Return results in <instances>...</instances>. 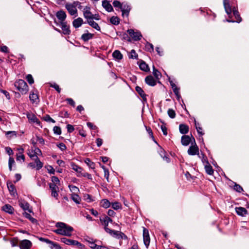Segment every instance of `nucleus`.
Segmentation results:
<instances>
[{"instance_id": "15", "label": "nucleus", "mask_w": 249, "mask_h": 249, "mask_svg": "<svg viewBox=\"0 0 249 249\" xmlns=\"http://www.w3.org/2000/svg\"><path fill=\"white\" fill-rule=\"evenodd\" d=\"M29 99L33 104L36 105L38 104L39 102L38 95L34 92L30 94Z\"/></svg>"}, {"instance_id": "20", "label": "nucleus", "mask_w": 249, "mask_h": 249, "mask_svg": "<svg viewBox=\"0 0 249 249\" xmlns=\"http://www.w3.org/2000/svg\"><path fill=\"white\" fill-rule=\"evenodd\" d=\"M83 23V19L81 18H77L74 19L73 21L72 25L74 28H77L80 27L82 25Z\"/></svg>"}, {"instance_id": "4", "label": "nucleus", "mask_w": 249, "mask_h": 249, "mask_svg": "<svg viewBox=\"0 0 249 249\" xmlns=\"http://www.w3.org/2000/svg\"><path fill=\"white\" fill-rule=\"evenodd\" d=\"M15 86L22 94H25L28 91V86L23 80L17 81L15 83Z\"/></svg>"}, {"instance_id": "63", "label": "nucleus", "mask_w": 249, "mask_h": 249, "mask_svg": "<svg viewBox=\"0 0 249 249\" xmlns=\"http://www.w3.org/2000/svg\"><path fill=\"white\" fill-rule=\"evenodd\" d=\"M0 91L6 97L7 99H10V94L8 92H7L6 90H3V89H0Z\"/></svg>"}, {"instance_id": "47", "label": "nucleus", "mask_w": 249, "mask_h": 249, "mask_svg": "<svg viewBox=\"0 0 249 249\" xmlns=\"http://www.w3.org/2000/svg\"><path fill=\"white\" fill-rule=\"evenodd\" d=\"M102 168L104 171V177L107 179V181H108L109 171L104 166H102Z\"/></svg>"}, {"instance_id": "62", "label": "nucleus", "mask_w": 249, "mask_h": 249, "mask_svg": "<svg viewBox=\"0 0 249 249\" xmlns=\"http://www.w3.org/2000/svg\"><path fill=\"white\" fill-rule=\"evenodd\" d=\"M50 86L55 89L59 93L60 92L61 89L57 84L53 83V84H51Z\"/></svg>"}, {"instance_id": "14", "label": "nucleus", "mask_w": 249, "mask_h": 249, "mask_svg": "<svg viewBox=\"0 0 249 249\" xmlns=\"http://www.w3.org/2000/svg\"><path fill=\"white\" fill-rule=\"evenodd\" d=\"M145 82L150 86H154L156 85V80L151 75L146 76L145 78Z\"/></svg>"}, {"instance_id": "11", "label": "nucleus", "mask_w": 249, "mask_h": 249, "mask_svg": "<svg viewBox=\"0 0 249 249\" xmlns=\"http://www.w3.org/2000/svg\"><path fill=\"white\" fill-rule=\"evenodd\" d=\"M71 168L77 172V176L81 177V174L83 172V169L73 162L71 163Z\"/></svg>"}, {"instance_id": "53", "label": "nucleus", "mask_w": 249, "mask_h": 249, "mask_svg": "<svg viewBox=\"0 0 249 249\" xmlns=\"http://www.w3.org/2000/svg\"><path fill=\"white\" fill-rule=\"evenodd\" d=\"M53 132L57 135H60L61 134V130L60 127L55 126L53 129Z\"/></svg>"}, {"instance_id": "35", "label": "nucleus", "mask_w": 249, "mask_h": 249, "mask_svg": "<svg viewBox=\"0 0 249 249\" xmlns=\"http://www.w3.org/2000/svg\"><path fill=\"white\" fill-rule=\"evenodd\" d=\"M71 198L76 203L79 204L80 203V197L77 194H72Z\"/></svg>"}, {"instance_id": "56", "label": "nucleus", "mask_w": 249, "mask_h": 249, "mask_svg": "<svg viewBox=\"0 0 249 249\" xmlns=\"http://www.w3.org/2000/svg\"><path fill=\"white\" fill-rule=\"evenodd\" d=\"M84 198L88 202H90L94 200V199L92 198L91 196L89 195H85Z\"/></svg>"}, {"instance_id": "51", "label": "nucleus", "mask_w": 249, "mask_h": 249, "mask_svg": "<svg viewBox=\"0 0 249 249\" xmlns=\"http://www.w3.org/2000/svg\"><path fill=\"white\" fill-rule=\"evenodd\" d=\"M52 181L53 184H56V185H60V181L58 178L55 176H53L52 177Z\"/></svg>"}, {"instance_id": "22", "label": "nucleus", "mask_w": 249, "mask_h": 249, "mask_svg": "<svg viewBox=\"0 0 249 249\" xmlns=\"http://www.w3.org/2000/svg\"><path fill=\"white\" fill-rule=\"evenodd\" d=\"M2 210L9 213H13L14 208L12 206L9 204H5L2 207Z\"/></svg>"}, {"instance_id": "8", "label": "nucleus", "mask_w": 249, "mask_h": 249, "mask_svg": "<svg viewBox=\"0 0 249 249\" xmlns=\"http://www.w3.org/2000/svg\"><path fill=\"white\" fill-rule=\"evenodd\" d=\"M143 239L144 244L148 248L150 244V237L148 230L144 227H143Z\"/></svg>"}, {"instance_id": "44", "label": "nucleus", "mask_w": 249, "mask_h": 249, "mask_svg": "<svg viewBox=\"0 0 249 249\" xmlns=\"http://www.w3.org/2000/svg\"><path fill=\"white\" fill-rule=\"evenodd\" d=\"M112 208L114 210H118L121 208V204L117 202L112 203L111 204Z\"/></svg>"}, {"instance_id": "55", "label": "nucleus", "mask_w": 249, "mask_h": 249, "mask_svg": "<svg viewBox=\"0 0 249 249\" xmlns=\"http://www.w3.org/2000/svg\"><path fill=\"white\" fill-rule=\"evenodd\" d=\"M26 79L30 84H32L34 82V79L31 74H28L26 76Z\"/></svg>"}, {"instance_id": "42", "label": "nucleus", "mask_w": 249, "mask_h": 249, "mask_svg": "<svg viewBox=\"0 0 249 249\" xmlns=\"http://www.w3.org/2000/svg\"><path fill=\"white\" fill-rule=\"evenodd\" d=\"M69 187L71 191L73 193L72 194H77L79 192V188L75 186L69 185Z\"/></svg>"}, {"instance_id": "34", "label": "nucleus", "mask_w": 249, "mask_h": 249, "mask_svg": "<svg viewBox=\"0 0 249 249\" xmlns=\"http://www.w3.org/2000/svg\"><path fill=\"white\" fill-rule=\"evenodd\" d=\"M207 164L208 165H206L205 166V171L208 174L212 175L213 173V169L212 167L210 165H209L208 162Z\"/></svg>"}, {"instance_id": "37", "label": "nucleus", "mask_w": 249, "mask_h": 249, "mask_svg": "<svg viewBox=\"0 0 249 249\" xmlns=\"http://www.w3.org/2000/svg\"><path fill=\"white\" fill-rule=\"evenodd\" d=\"M85 163L91 169L95 168V163L91 161L89 158H87L85 160Z\"/></svg>"}, {"instance_id": "7", "label": "nucleus", "mask_w": 249, "mask_h": 249, "mask_svg": "<svg viewBox=\"0 0 249 249\" xmlns=\"http://www.w3.org/2000/svg\"><path fill=\"white\" fill-rule=\"evenodd\" d=\"M83 15L87 21L93 19V14L90 12V8L89 6H87L84 8Z\"/></svg>"}, {"instance_id": "27", "label": "nucleus", "mask_w": 249, "mask_h": 249, "mask_svg": "<svg viewBox=\"0 0 249 249\" xmlns=\"http://www.w3.org/2000/svg\"><path fill=\"white\" fill-rule=\"evenodd\" d=\"M19 206L24 210H27L29 213H31L32 211L29 209V204L25 201H19Z\"/></svg>"}, {"instance_id": "6", "label": "nucleus", "mask_w": 249, "mask_h": 249, "mask_svg": "<svg viewBox=\"0 0 249 249\" xmlns=\"http://www.w3.org/2000/svg\"><path fill=\"white\" fill-rule=\"evenodd\" d=\"M194 142H192V145L190 146L188 150V154L189 155L193 156L198 154L199 149L196 143L195 140L193 138Z\"/></svg>"}, {"instance_id": "5", "label": "nucleus", "mask_w": 249, "mask_h": 249, "mask_svg": "<svg viewBox=\"0 0 249 249\" xmlns=\"http://www.w3.org/2000/svg\"><path fill=\"white\" fill-rule=\"evenodd\" d=\"M105 230L107 233H109L111 235H113L114 237L118 238H122V239H126V236L122 232H119L118 231H115L114 230H111L108 228L107 227H104Z\"/></svg>"}, {"instance_id": "59", "label": "nucleus", "mask_w": 249, "mask_h": 249, "mask_svg": "<svg viewBox=\"0 0 249 249\" xmlns=\"http://www.w3.org/2000/svg\"><path fill=\"white\" fill-rule=\"evenodd\" d=\"M15 163V161L13 158H10L9 159L8 164H9V168L11 171L12 170V166Z\"/></svg>"}, {"instance_id": "43", "label": "nucleus", "mask_w": 249, "mask_h": 249, "mask_svg": "<svg viewBox=\"0 0 249 249\" xmlns=\"http://www.w3.org/2000/svg\"><path fill=\"white\" fill-rule=\"evenodd\" d=\"M32 153H35V158L37 157V156L41 155L42 154L41 150L37 147H35L34 149H32Z\"/></svg>"}, {"instance_id": "54", "label": "nucleus", "mask_w": 249, "mask_h": 249, "mask_svg": "<svg viewBox=\"0 0 249 249\" xmlns=\"http://www.w3.org/2000/svg\"><path fill=\"white\" fill-rule=\"evenodd\" d=\"M233 189L236 191H237V192H239V193H240L243 191L242 187L240 185L237 184H235L234 185V186L233 187Z\"/></svg>"}, {"instance_id": "30", "label": "nucleus", "mask_w": 249, "mask_h": 249, "mask_svg": "<svg viewBox=\"0 0 249 249\" xmlns=\"http://www.w3.org/2000/svg\"><path fill=\"white\" fill-rule=\"evenodd\" d=\"M112 56L114 58L118 60H121L123 58V55L122 54L121 52L118 50H115L113 53Z\"/></svg>"}, {"instance_id": "36", "label": "nucleus", "mask_w": 249, "mask_h": 249, "mask_svg": "<svg viewBox=\"0 0 249 249\" xmlns=\"http://www.w3.org/2000/svg\"><path fill=\"white\" fill-rule=\"evenodd\" d=\"M101 203V206L105 208H107L110 206V203L107 199L102 200Z\"/></svg>"}, {"instance_id": "31", "label": "nucleus", "mask_w": 249, "mask_h": 249, "mask_svg": "<svg viewBox=\"0 0 249 249\" xmlns=\"http://www.w3.org/2000/svg\"><path fill=\"white\" fill-rule=\"evenodd\" d=\"M139 67L141 70L144 71H148L149 70L148 65L144 61H142L140 63Z\"/></svg>"}, {"instance_id": "16", "label": "nucleus", "mask_w": 249, "mask_h": 249, "mask_svg": "<svg viewBox=\"0 0 249 249\" xmlns=\"http://www.w3.org/2000/svg\"><path fill=\"white\" fill-rule=\"evenodd\" d=\"M121 9L122 12V15L124 16L125 15L127 16L130 10V7L127 4L123 3Z\"/></svg>"}, {"instance_id": "3", "label": "nucleus", "mask_w": 249, "mask_h": 249, "mask_svg": "<svg viewBox=\"0 0 249 249\" xmlns=\"http://www.w3.org/2000/svg\"><path fill=\"white\" fill-rule=\"evenodd\" d=\"M80 2L74 1L72 3H66L65 8L71 16H77V10L76 7L80 6Z\"/></svg>"}, {"instance_id": "33", "label": "nucleus", "mask_w": 249, "mask_h": 249, "mask_svg": "<svg viewBox=\"0 0 249 249\" xmlns=\"http://www.w3.org/2000/svg\"><path fill=\"white\" fill-rule=\"evenodd\" d=\"M34 160L36 163V169H40L43 167V163L40 161L38 157H36Z\"/></svg>"}, {"instance_id": "46", "label": "nucleus", "mask_w": 249, "mask_h": 249, "mask_svg": "<svg viewBox=\"0 0 249 249\" xmlns=\"http://www.w3.org/2000/svg\"><path fill=\"white\" fill-rule=\"evenodd\" d=\"M43 120L48 122L55 123V121L49 115H46L43 118Z\"/></svg>"}, {"instance_id": "10", "label": "nucleus", "mask_w": 249, "mask_h": 249, "mask_svg": "<svg viewBox=\"0 0 249 249\" xmlns=\"http://www.w3.org/2000/svg\"><path fill=\"white\" fill-rule=\"evenodd\" d=\"M32 245L31 241L28 240H24L20 242L19 247L20 249H30Z\"/></svg>"}, {"instance_id": "23", "label": "nucleus", "mask_w": 249, "mask_h": 249, "mask_svg": "<svg viewBox=\"0 0 249 249\" xmlns=\"http://www.w3.org/2000/svg\"><path fill=\"white\" fill-rule=\"evenodd\" d=\"M100 221L104 227H107L109 222H112L111 219L107 216H104L102 218H101Z\"/></svg>"}, {"instance_id": "21", "label": "nucleus", "mask_w": 249, "mask_h": 249, "mask_svg": "<svg viewBox=\"0 0 249 249\" xmlns=\"http://www.w3.org/2000/svg\"><path fill=\"white\" fill-rule=\"evenodd\" d=\"M179 132L182 134H187L189 131V127L184 124H180L179 126Z\"/></svg>"}, {"instance_id": "38", "label": "nucleus", "mask_w": 249, "mask_h": 249, "mask_svg": "<svg viewBox=\"0 0 249 249\" xmlns=\"http://www.w3.org/2000/svg\"><path fill=\"white\" fill-rule=\"evenodd\" d=\"M110 22L114 25H118L120 23L119 18L117 17H112L110 19Z\"/></svg>"}, {"instance_id": "18", "label": "nucleus", "mask_w": 249, "mask_h": 249, "mask_svg": "<svg viewBox=\"0 0 249 249\" xmlns=\"http://www.w3.org/2000/svg\"><path fill=\"white\" fill-rule=\"evenodd\" d=\"M56 17L60 20V23L65 22L64 21L66 18V14L64 11L60 10L57 12Z\"/></svg>"}, {"instance_id": "52", "label": "nucleus", "mask_w": 249, "mask_h": 249, "mask_svg": "<svg viewBox=\"0 0 249 249\" xmlns=\"http://www.w3.org/2000/svg\"><path fill=\"white\" fill-rule=\"evenodd\" d=\"M96 240L91 239V241H89V246L92 249H94L97 244L95 243Z\"/></svg>"}, {"instance_id": "13", "label": "nucleus", "mask_w": 249, "mask_h": 249, "mask_svg": "<svg viewBox=\"0 0 249 249\" xmlns=\"http://www.w3.org/2000/svg\"><path fill=\"white\" fill-rule=\"evenodd\" d=\"M61 242L68 245L75 246V244H78V241L70 239H68L66 237H62L60 239Z\"/></svg>"}, {"instance_id": "19", "label": "nucleus", "mask_w": 249, "mask_h": 249, "mask_svg": "<svg viewBox=\"0 0 249 249\" xmlns=\"http://www.w3.org/2000/svg\"><path fill=\"white\" fill-rule=\"evenodd\" d=\"M191 138L188 135H183L181 137V142L184 146H187L191 142Z\"/></svg>"}, {"instance_id": "28", "label": "nucleus", "mask_w": 249, "mask_h": 249, "mask_svg": "<svg viewBox=\"0 0 249 249\" xmlns=\"http://www.w3.org/2000/svg\"><path fill=\"white\" fill-rule=\"evenodd\" d=\"M93 36V34H92L91 33H86L82 35L81 36V38L84 41H87L90 39H91Z\"/></svg>"}, {"instance_id": "32", "label": "nucleus", "mask_w": 249, "mask_h": 249, "mask_svg": "<svg viewBox=\"0 0 249 249\" xmlns=\"http://www.w3.org/2000/svg\"><path fill=\"white\" fill-rule=\"evenodd\" d=\"M7 187L11 194H12L13 195H14L16 193V190L15 189V186L12 183H8Z\"/></svg>"}, {"instance_id": "64", "label": "nucleus", "mask_w": 249, "mask_h": 249, "mask_svg": "<svg viewBox=\"0 0 249 249\" xmlns=\"http://www.w3.org/2000/svg\"><path fill=\"white\" fill-rule=\"evenodd\" d=\"M67 128L68 132L69 133H71L74 130L73 126L71 124H68L67 125Z\"/></svg>"}, {"instance_id": "60", "label": "nucleus", "mask_w": 249, "mask_h": 249, "mask_svg": "<svg viewBox=\"0 0 249 249\" xmlns=\"http://www.w3.org/2000/svg\"><path fill=\"white\" fill-rule=\"evenodd\" d=\"M173 90L175 94H176V96L177 97V98L179 99L180 97L179 89L178 88H175Z\"/></svg>"}, {"instance_id": "1", "label": "nucleus", "mask_w": 249, "mask_h": 249, "mask_svg": "<svg viewBox=\"0 0 249 249\" xmlns=\"http://www.w3.org/2000/svg\"><path fill=\"white\" fill-rule=\"evenodd\" d=\"M57 229L53 231L59 235L66 236H71V232L73 231V228L63 222H57L55 224Z\"/></svg>"}, {"instance_id": "25", "label": "nucleus", "mask_w": 249, "mask_h": 249, "mask_svg": "<svg viewBox=\"0 0 249 249\" xmlns=\"http://www.w3.org/2000/svg\"><path fill=\"white\" fill-rule=\"evenodd\" d=\"M102 5L108 12H111L113 10L112 5L106 0H104L102 2Z\"/></svg>"}, {"instance_id": "58", "label": "nucleus", "mask_w": 249, "mask_h": 249, "mask_svg": "<svg viewBox=\"0 0 249 249\" xmlns=\"http://www.w3.org/2000/svg\"><path fill=\"white\" fill-rule=\"evenodd\" d=\"M57 146L61 151H64L66 149V146L63 143H59L57 144Z\"/></svg>"}, {"instance_id": "26", "label": "nucleus", "mask_w": 249, "mask_h": 249, "mask_svg": "<svg viewBox=\"0 0 249 249\" xmlns=\"http://www.w3.org/2000/svg\"><path fill=\"white\" fill-rule=\"evenodd\" d=\"M27 117L28 119V120L32 123H39L37 118L34 114L28 113L27 114Z\"/></svg>"}, {"instance_id": "41", "label": "nucleus", "mask_w": 249, "mask_h": 249, "mask_svg": "<svg viewBox=\"0 0 249 249\" xmlns=\"http://www.w3.org/2000/svg\"><path fill=\"white\" fill-rule=\"evenodd\" d=\"M153 74L157 79H159L161 77V74L160 72L155 69V67L153 66Z\"/></svg>"}, {"instance_id": "40", "label": "nucleus", "mask_w": 249, "mask_h": 249, "mask_svg": "<svg viewBox=\"0 0 249 249\" xmlns=\"http://www.w3.org/2000/svg\"><path fill=\"white\" fill-rule=\"evenodd\" d=\"M23 214L26 218L29 219L31 221H32V222H33V223L36 222V219L32 217L30 213H29L27 212H24L23 213Z\"/></svg>"}, {"instance_id": "9", "label": "nucleus", "mask_w": 249, "mask_h": 249, "mask_svg": "<svg viewBox=\"0 0 249 249\" xmlns=\"http://www.w3.org/2000/svg\"><path fill=\"white\" fill-rule=\"evenodd\" d=\"M127 32L129 34L130 36L134 40H136V41L140 40L142 36L140 32H135L133 29H128L127 31Z\"/></svg>"}, {"instance_id": "39", "label": "nucleus", "mask_w": 249, "mask_h": 249, "mask_svg": "<svg viewBox=\"0 0 249 249\" xmlns=\"http://www.w3.org/2000/svg\"><path fill=\"white\" fill-rule=\"evenodd\" d=\"M49 247L51 249H61L60 246L57 243H54L51 241L49 244Z\"/></svg>"}, {"instance_id": "49", "label": "nucleus", "mask_w": 249, "mask_h": 249, "mask_svg": "<svg viewBox=\"0 0 249 249\" xmlns=\"http://www.w3.org/2000/svg\"><path fill=\"white\" fill-rule=\"evenodd\" d=\"M168 114L171 118H174L176 117L175 111L172 109H169L168 110Z\"/></svg>"}, {"instance_id": "57", "label": "nucleus", "mask_w": 249, "mask_h": 249, "mask_svg": "<svg viewBox=\"0 0 249 249\" xmlns=\"http://www.w3.org/2000/svg\"><path fill=\"white\" fill-rule=\"evenodd\" d=\"M81 177H86L90 180H92V179L91 175L85 172H83L82 174H81Z\"/></svg>"}, {"instance_id": "24", "label": "nucleus", "mask_w": 249, "mask_h": 249, "mask_svg": "<svg viewBox=\"0 0 249 249\" xmlns=\"http://www.w3.org/2000/svg\"><path fill=\"white\" fill-rule=\"evenodd\" d=\"M136 91L140 94L141 97L143 99V100H146V94H145L144 91L142 89L139 87L137 86L135 88Z\"/></svg>"}, {"instance_id": "17", "label": "nucleus", "mask_w": 249, "mask_h": 249, "mask_svg": "<svg viewBox=\"0 0 249 249\" xmlns=\"http://www.w3.org/2000/svg\"><path fill=\"white\" fill-rule=\"evenodd\" d=\"M235 211L238 215L242 216H245L248 214L247 210L242 207H236Z\"/></svg>"}, {"instance_id": "48", "label": "nucleus", "mask_w": 249, "mask_h": 249, "mask_svg": "<svg viewBox=\"0 0 249 249\" xmlns=\"http://www.w3.org/2000/svg\"><path fill=\"white\" fill-rule=\"evenodd\" d=\"M58 186L59 185H56V184H53L51 183L49 184L50 188L51 189V191L58 190Z\"/></svg>"}, {"instance_id": "45", "label": "nucleus", "mask_w": 249, "mask_h": 249, "mask_svg": "<svg viewBox=\"0 0 249 249\" xmlns=\"http://www.w3.org/2000/svg\"><path fill=\"white\" fill-rule=\"evenodd\" d=\"M145 48L147 51H149L150 52H153L154 51V46L152 44L150 43H146L145 45Z\"/></svg>"}, {"instance_id": "61", "label": "nucleus", "mask_w": 249, "mask_h": 249, "mask_svg": "<svg viewBox=\"0 0 249 249\" xmlns=\"http://www.w3.org/2000/svg\"><path fill=\"white\" fill-rule=\"evenodd\" d=\"M113 5L115 7H118L121 9L122 4H121L119 1L115 0L113 2Z\"/></svg>"}, {"instance_id": "2", "label": "nucleus", "mask_w": 249, "mask_h": 249, "mask_svg": "<svg viewBox=\"0 0 249 249\" xmlns=\"http://www.w3.org/2000/svg\"><path fill=\"white\" fill-rule=\"evenodd\" d=\"M223 4L226 12L229 16L231 15V12H233V14L236 19L237 22H240L242 20L241 18L240 17L238 11L234 8L232 10L230 6L229 0H223Z\"/></svg>"}, {"instance_id": "50", "label": "nucleus", "mask_w": 249, "mask_h": 249, "mask_svg": "<svg viewBox=\"0 0 249 249\" xmlns=\"http://www.w3.org/2000/svg\"><path fill=\"white\" fill-rule=\"evenodd\" d=\"M129 58H135L137 59L138 57V54L134 50H132L130 52V54L129 55Z\"/></svg>"}, {"instance_id": "12", "label": "nucleus", "mask_w": 249, "mask_h": 249, "mask_svg": "<svg viewBox=\"0 0 249 249\" xmlns=\"http://www.w3.org/2000/svg\"><path fill=\"white\" fill-rule=\"evenodd\" d=\"M62 32L64 35H69L71 33L70 27L68 25L66 22H61L60 23Z\"/></svg>"}, {"instance_id": "29", "label": "nucleus", "mask_w": 249, "mask_h": 249, "mask_svg": "<svg viewBox=\"0 0 249 249\" xmlns=\"http://www.w3.org/2000/svg\"><path fill=\"white\" fill-rule=\"evenodd\" d=\"M87 22L92 28L95 29L96 30H97L98 31H100V27L99 26V25L96 22L94 21L93 20V19H92V20L88 21Z\"/></svg>"}]
</instances>
